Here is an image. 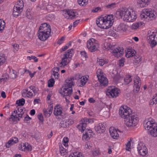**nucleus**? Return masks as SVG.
I'll return each mask as SVG.
<instances>
[{
    "instance_id": "nucleus-2",
    "label": "nucleus",
    "mask_w": 157,
    "mask_h": 157,
    "mask_svg": "<svg viewBox=\"0 0 157 157\" xmlns=\"http://www.w3.org/2000/svg\"><path fill=\"white\" fill-rule=\"evenodd\" d=\"M118 15L124 20L127 22L134 21L136 18V16L134 11L132 9H128L126 11H118L116 12Z\"/></svg>"
},
{
    "instance_id": "nucleus-30",
    "label": "nucleus",
    "mask_w": 157,
    "mask_h": 157,
    "mask_svg": "<svg viewBox=\"0 0 157 157\" xmlns=\"http://www.w3.org/2000/svg\"><path fill=\"white\" fill-rule=\"evenodd\" d=\"M9 70L10 71L9 75L10 77L13 79L15 78L16 77V75L14 72V70L11 69L10 68H9Z\"/></svg>"
},
{
    "instance_id": "nucleus-9",
    "label": "nucleus",
    "mask_w": 157,
    "mask_h": 157,
    "mask_svg": "<svg viewBox=\"0 0 157 157\" xmlns=\"http://www.w3.org/2000/svg\"><path fill=\"white\" fill-rule=\"evenodd\" d=\"M37 91L35 86H31L29 88L25 89L22 93L23 96L25 97V95L27 97H31L33 96V93L35 95L36 94Z\"/></svg>"
},
{
    "instance_id": "nucleus-60",
    "label": "nucleus",
    "mask_w": 157,
    "mask_h": 157,
    "mask_svg": "<svg viewBox=\"0 0 157 157\" xmlns=\"http://www.w3.org/2000/svg\"><path fill=\"white\" fill-rule=\"evenodd\" d=\"M101 8L100 7H97L95 8L92 10V12L93 13H96L98 12V11H101Z\"/></svg>"
},
{
    "instance_id": "nucleus-10",
    "label": "nucleus",
    "mask_w": 157,
    "mask_h": 157,
    "mask_svg": "<svg viewBox=\"0 0 157 157\" xmlns=\"http://www.w3.org/2000/svg\"><path fill=\"white\" fill-rule=\"evenodd\" d=\"M107 17H108V19L105 20L104 24L102 25H103L102 29H107L110 28L113 25V22L114 16L112 14L107 15Z\"/></svg>"
},
{
    "instance_id": "nucleus-54",
    "label": "nucleus",
    "mask_w": 157,
    "mask_h": 157,
    "mask_svg": "<svg viewBox=\"0 0 157 157\" xmlns=\"http://www.w3.org/2000/svg\"><path fill=\"white\" fill-rule=\"evenodd\" d=\"M27 10L26 11V17L29 19H32V17L30 13L29 10Z\"/></svg>"
},
{
    "instance_id": "nucleus-47",
    "label": "nucleus",
    "mask_w": 157,
    "mask_h": 157,
    "mask_svg": "<svg viewBox=\"0 0 157 157\" xmlns=\"http://www.w3.org/2000/svg\"><path fill=\"white\" fill-rule=\"evenodd\" d=\"M96 74L98 78H99V77H101V76H103V72H102V70L100 69L97 70Z\"/></svg>"
},
{
    "instance_id": "nucleus-40",
    "label": "nucleus",
    "mask_w": 157,
    "mask_h": 157,
    "mask_svg": "<svg viewBox=\"0 0 157 157\" xmlns=\"http://www.w3.org/2000/svg\"><path fill=\"white\" fill-rule=\"evenodd\" d=\"M73 52V49H71L68 50L67 52H66L64 53V54H67V56L69 58H71L72 56V53Z\"/></svg>"
},
{
    "instance_id": "nucleus-37",
    "label": "nucleus",
    "mask_w": 157,
    "mask_h": 157,
    "mask_svg": "<svg viewBox=\"0 0 157 157\" xmlns=\"http://www.w3.org/2000/svg\"><path fill=\"white\" fill-rule=\"evenodd\" d=\"M78 4L81 6H86L88 2V0H78Z\"/></svg>"
},
{
    "instance_id": "nucleus-5",
    "label": "nucleus",
    "mask_w": 157,
    "mask_h": 157,
    "mask_svg": "<svg viewBox=\"0 0 157 157\" xmlns=\"http://www.w3.org/2000/svg\"><path fill=\"white\" fill-rule=\"evenodd\" d=\"M73 84L72 83H70V85L68 84H65L63 86L62 89L59 91V93L63 96H69L71 95L73 92L72 86Z\"/></svg>"
},
{
    "instance_id": "nucleus-20",
    "label": "nucleus",
    "mask_w": 157,
    "mask_h": 157,
    "mask_svg": "<svg viewBox=\"0 0 157 157\" xmlns=\"http://www.w3.org/2000/svg\"><path fill=\"white\" fill-rule=\"evenodd\" d=\"M151 0H137V5L141 8L146 7L148 5Z\"/></svg>"
},
{
    "instance_id": "nucleus-35",
    "label": "nucleus",
    "mask_w": 157,
    "mask_h": 157,
    "mask_svg": "<svg viewBox=\"0 0 157 157\" xmlns=\"http://www.w3.org/2000/svg\"><path fill=\"white\" fill-rule=\"evenodd\" d=\"M139 154L141 155L145 156L147 153V148L145 147V148L142 149L138 151Z\"/></svg>"
},
{
    "instance_id": "nucleus-53",
    "label": "nucleus",
    "mask_w": 157,
    "mask_h": 157,
    "mask_svg": "<svg viewBox=\"0 0 157 157\" xmlns=\"http://www.w3.org/2000/svg\"><path fill=\"white\" fill-rule=\"evenodd\" d=\"M12 45L14 49L13 50V52H15V50L16 51H17L19 49V45L17 44H12Z\"/></svg>"
},
{
    "instance_id": "nucleus-15",
    "label": "nucleus",
    "mask_w": 157,
    "mask_h": 157,
    "mask_svg": "<svg viewBox=\"0 0 157 157\" xmlns=\"http://www.w3.org/2000/svg\"><path fill=\"white\" fill-rule=\"evenodd\" d=\"M105 123H100L95 126L94 128L96 132L99 133H103L105 129Z\"/></svg>"
},
{
    "instance_id": "nucleus-45",
    "label": "nucleus",
    "mask_w": 157,
    "mask_h": 157,
    "mask_svg": "<svg viewBox=\"0 0 157 157\" xmlns=\"http://www.w3.org/2000/svg\"><path fill=\"white\" fill-rule=\"evenodd\" d=\"M116 4L115 3H113L111 4H109L106 6V7L108 9H113L116 7Z\"/></svg>"
},
{
    "instance_id": "nucleus-23",
    "label": "nucleus",
    "mask_w": 157,
    "mask_h": 157,
    "mask_svg": "<svg viewBox=\"0 0 157 157\" xmlns=\"http://www.w3.org/2000/svg\"><path fill=\"white\" fill-rule=\"evenodd\" d=\"M60 105H56L54 107V113L55 116L61 115L62 113V110L60 109Z\"/></svg>"
},
{
    "instance_id": "nucleus-6",
    "label": "nucleus",
    "mask_w": 157,
    "mask_h": 157,
    "mask_svg": "<svg viewBox=\"0 0 157 157\" xmlns=\"http://www.w3.org/2000/svg\"><path fill=\"white\" fill-rule=\"evenodd\" d=\"M23 6L24 4L22 1H19L17 2V3L13 7V15L14 17H17L20 15L22 11Z\"/></svg>"
},
{
    "instance_id": "nucleus-55",
    "label": "nucleus",
    "mask_w": 157,
    "mask_h": 157,
    "mask_svg": "<svg viewBox=\"0 0 157 157\" xmlns=\"http://www.w3.org/2000/svg\"><path fill=\"white\" fill-rule=\"evenodd\" d=\"M27 59L29 60H31L32 59H34V62H36L38 61V59L35 56H28Z\"/></svg>"
},
{
    "instance_id": "nucleus-21",
    "label": "nucleus",
    "mask_w": 157,
    "mask_h": 157,
    "mask_svg": "<svg viewBox=\"0 0 157 157\" xmlns=\"http://www.w3.org/2000/svg\"><path fill=\"white\" fill-rule=\"evenodd\" d=\"M66 13L71 19H75L78 17V13L75 12L73 10H66Z\"/></svg>"
},
{
    "instance_id": "nucleus-50",
    "label": "nucleus",
    "mask_w": 157,
    "mask_h": 157,
    "mask_svg": "<svg viewBox=\"0 0 157 157\" xmlns=\"http://www.w3.org/2000/svg\"><path fill=\"white\" fill-rule=\"evenodd\" d=\"M60 124L61 126L63 128H66L68 127V125L67 124V121H62L61 122Z\"/></svg>"
},
{
    "instance_id": "nucleus-38",
    "label": "nucleus",
    "mask_w": 157,
    "mask_h": 157,
    "mask_svg": "<svg viewBox=\"0 0 157 157\" xmlns=\"http://www.w3.org/2000/svg\"><path fill=\"white\" fill-rule=\"evenodd\" d=\"M131 77V76L129 75L126 76L124 79L125 84H127L132 81V79Z\"/></svg>"
},
{
    "instance_id": "nucleus-48",
    "label": "nucleus",
    "mask_w": 157,
    "mask_h": 157,
    "mask_svg": "<svg viewBox=\"0 0 157 157\" xmlns=\"http://www.w3.org/2000/svg\"><path fill=\"white\" fill-rule=\"evenodd\" d=\"M17 110L18 112L20 113L18 114V117H21L22 115L24 114L23 109L21 107L18 108Z\"/></svg>"
},
{
    "instance_id": "nucleus-43",
    "label": "nucleus",
    "mask_w": 157,
    "mask_h": 157,
    "mask_svg": "<svg viewBox=\"0 0 157 157\" xmlns=\"http://www.w3.org/2000/svg\"><path fill=\"white\" fill-rule=\"evenodd\" d=\"M98 64L101 66H103L105 64L107 63V62L104 59H98L97 60Z\"/></svg>"
},
{
    "instance_id": "nucleus-56",
    "label": "nucleus",
    "mask_w": 157,
    "mask_h": 157,
    "mask_svg": "<svg viewBox=\"0 0 157 157\" xmlns=\"http://www.w3.org/2000/svg\"><path fill=\"white\" fill-rule=\"evenodd\" d=\"M135 59V62L136 63H139L141 61V58L139 57L136 56L135 55L133 56Z\"/></svg>"
},
{
    "instance_id": "nucleus-59",
    "label": "nucleus",
    "mask_w": 157,
    "mask_h": 157,
    "mask_svg": "<svg viewBox=\"0 0 157 157\" xmlns=\"http://www.w3.org/2000/svg\"><path fill=\"white\" fill-rule=\"evenodd\" d=\"M121 77L118 75H115L113 77L114 80L116 81H118L120 78Z\"/></svg>"
},
{
    "instance_id": "nucleus-41",
    "label": "nucleus",
    "mask_w": 157,
    "mask_h": 157,
    "mask_svg": "<svg viewBox=\"0 0 157 157\" xmlns=\"http://www.w3.org/2000/svg\"><path fill=\"white\" fill-rule=\"evenodd\" d=\"M145 147H146L145 146L144 144L143 143L140 142L138 144L137 148L138 151H139L142 149H143L145 148Z\"/></svg>"
},
{
    "instance_id": "nucleus-32",
    "label": "nucleus",
    "mask_w": 157,
    "mask_h": 157,
    "mask_svg": "<svg viewBox=\"0 0 157 157\" xmlns=\"http://www.w3.org/2000/svg\"><path fill=\"white\" fill-rule=\"evenodd\" d=\"M59 152L61 155L62 156L65 155L67 153V150L62 146L59 147Z\"/></svg>"
},
{
    "instance_id": "nucleus-52",
    "label": "nucleus",
    "mask_w": 157,
    "mask_h": 157,
    "mask_svg": "<svg viewBox=\"0 0 157 157\" xmlns=\"http://www.w3.org/2000/svg\"><path fill=\"white\" fill-rule=\"evenodd\" d=\"M119 62L120 66L121 67H123L124 66V59L123 58H121L119 60Z\"/></svg>"
},
{
    "instance_id": "nucleus-24",
    "label": "nucleus",
    "mask_w": 157,
    "mask_h": 157,
    "mask_svg": "<svg viewBox=\"0 0 157 157\" xmlns=\"http://www.w3.org/2000/svg\"><path fill=\"white\" fill-rule=\"evenodd\" d=\"M117 131L120 132H122V131L118 129L117 130H116L115 129L113 130V131H111L110 130H109L111 136L114 139H117L119 136V134L117 132Z\"/></svg>"
},
{
    "instance_id": "nucleus-27",
    "label": "nucleus",
    "mask_w": 157,
    "mask_h": 157,
    "mask_svg": "<svg viewBox=\"0 0 157 157\" xmlns=\"http://www.w3.org/2000/svg\"><path fill=\"white\" fill-rule=\"evenodd\" d=\"M7 57L5 55L2 54L0 55V66L2 65L6 62Z\"/></svg>"
},
{
    "instance_id": "nucleus-44",
    "label": "nucleus",
    "mask_w": 157,
    "mask_h": 157,
    "mask_svg": "<svg viewBox=\"0 0 157 157\" xmlns=\"http://www.w3.org/2000/svg\"><path fill=\"white\" fill-rule=\"evenodd\" d=\"M90 137V136H89V135L88 132H86V131L85 134H83L82 139L83 140H87L89 139Z\"/></svg>"
},
{
    "instance_id": "nucleus-7",
    "label": "nucleus",
    "mask_w": 157,
    "mask_h": 157,
    "mask_svg": "<svg viewBox=\"0 0 157 157\" xmlns=\"http://www.w3.org/2000/svg\"><path fill=\"white\" fill-rule=\"evenodd\" d=\"M97 41L94 39L92 38L89 40L87 42V47L91 52H94L97 50L98 45Z\"/></svg>"
},
{
    "instance_id": "nucleus-4",
    "label": "nucleus",
    "mask_w": 157,
    "mask_h": 157,
    "mask_svg": "<svg viewBox=\"0 0 157 157\" xmlns=\"http://www.w3.org/2000/svg\"><path fill=\"white\" fill-rule=\"evenodd\" d=\"M156 13L153 10H150L149 9H144L142 11L140 15V17L142 19L149 18L152 20L156 17Z\"/></svg>"
},
{
    "instance_id": "nucleus-13",
    "label": "nucleus",
    "mask_w": 157,
    "mask_h": 157,
    "mask_svg": "<svg viewBox=\"0 0 157 157\" xmlns=\"http://www.w3.org/2000/svg\"><path fill=\"white\" fill-rule=\"evenodd\" d=\"M135 87L133 91L136 93L138 92L140 90L141 84V81L140 78L138 76H136V77L135 79L134 80Z\"/></svg>"
},
{
    "instance_id": "nucleus-3",
    "label": "nucleus",
    "mask_w": 157,
    "mask_h": 157,
    "mask_svg": "<svg viewBox=\"0 0 157 157\" xmlns=\"http://www.w3.org/2000/svg\"><path fill=\"white\" fill-rule=\"evenodd\" d=\"M105 46V48L108 50H111V52H112L114 55L116 57H121L123 54V49L120 47H117L116 45H112L109 43H107Z\"/></svg>"
},
{
    "instance_id": "nucleus-39",
    "label": "nucleus",
    "mask_w": 157,
    "mask_h": 157,
    "mask_svg": "<svg viewBox=\"0 0 157 157\" xmlns=\"http://www.w3.org/2000/svg\"><path fill=\"white\" fill-rule=\"evenodd\" d=\"M5 22L3 20L0 19V31L3 30L5 27Z\"/></svg>"
},
{
    "instance_id": "nucleus-22",
    "label": "nucleus",
    "mask_w": 157,
    "mask_h": 157,
    "mask_svg": "<svg viewBox=\"0 0 157 157\" xmlns=\"http://www.w3.org/2000/svg\"><path fill=\"white\" fill-rule=\"evenodd\" d=\"M98 79L101 86H105L107 85L108 84V80L107 78L104 77V75L99 77V78H98Z\"/></svg>"
},
{
    "instance_id": "nucleus-29",
    "label": "nucleus",
    "mask_w": 157,
    "mask_h": 157,
    "mask_svg": "<svg viewBox=\"0 0 157 157\" xmlns=\"http://www.w3.org/2000/svg\"><path fill=\"white\" fill-rule=\"evenodd\" d=\"M15 144V143L13 137L12 138V139L9 140L8 142L6 143L5 146L6 148L9 147Z\"/></svg>"
},
{
    "instance_id": "nucleus-8",
    "label": "nucleus",
    "mask_w": 157,
    "mask_h": 157,
    "mask_svg": "<svg viewBox=\"0 0 157 157\" xmlns=\"http://www.w3.org/2000/svg\"><path fill=\"white\" fill-rule=\"evenodd\" d=\"M156 124L154 120L151 117L146 118L144 122V128L147 130H150L152 128L155 127Z\"/></svg>"
},
{
    "instance_id": "nucleus-42",
    "label": "nucleus",
    "mask_w": 157,
    "mask_h": 157,
    "mask_svg": "<svg viewBox=\"0 0 157 157\" xmlns=\"http://www.w3.org/2000/svg\"><path fill=\"white\" fill-rule=\"evenodd\" d=\"M55 81L53 78H52L48 81V86L49 87H52L53 86L55 83Z\"/></svg>"
},
{
    "instance_id": "nucleus-64",
    "label": "nucleus",
    "mask_w": 157,
    "mask_h": 157,
    "mask_svg": "<svg viewBox=\"0 0 157 157\" xmlns=\"http://www.w3.org/2000/svg\"><path fill=\"white\" fill-rule=\"evenodd\" d=\"M65 37L62 36L60 39L58 40L57 41V43L59 44H61L63 41L64 40Z\"/></svg>"
},
{
    "instance_id": "nucleus-17",
    "label": "nucleus",
    "mask_w": 157,
    "mask_h": 157,
    "mask_svg": "<svg viewBox=\"0 0 157 157\" xmlns=\"http://www.w3.org/2000/svg\"><path fill=\"white\" fill-rule=\"evenodd\" d=\"M119 92L117 88H113L111 89H108L106 92V94L109 96L114 98L116 97L118 95Z\"/></svg>"
},
{
    "instance_id": "nucleus-25",
    "label": "nucleus",
    "mask_w": 157,
    "mask_h": 157,
    "mask_svg": "<svg viewBox=\"0 0 157 157\" xmlns=\"http://www.w3.org/2000/svg\"><path fill=\"white\" fill-rule=\"evenodd\" d=\"M149 133L152 136L154 137L157 136V125H156L155 127H153L149 131Z\"/></svg>"
},
{
    "instance_id": "nucleus-19",
    "label": "nucleus",
    "mask_w": 157,
    "mask_h": 157,
    "mask_svg": "<svg viewBox=\"0 0 157 157\" xmlns=\"http://www.w3.org/2000/svg\"><path fill=\"white\" fill-rule=\"evenodd\" d=\"M38 37L39 39L42 41H44L49 36L50 34L45 32L38 31Z\"/></svg>"
},
{
    "instance_id": "nucleus-63",
    "label": "nucleus",
    "mask_w": 157,
    "mask_h": 157,
    "mask_svg": "<svg viewBox=\"0 0 157 157\" xmlns=\"http://www.w3.org/2000/svg\"><path fill=\"white\" fill-rule=\"evenodd\" d=\"M130 146H131V142L130 141H128V143L126 144V150L127 151H129V149H130Z\"/></svg>"
},
{
    "instance_id": "nucleus-61",
    "label": "nucleus",
    "mask_w": 157,
    "mask_h": 157,
    "mask_svg": "<svg viewBox=\"0 0 157 157\" xmlns=\"http://www.w3.org/2000/svg\"><path fill=\"white\" fill-rule=\"evenodd\" d=\"M53 104H50L49 105V108H48V111L50 113H52V111L53 110Z\"/></svg>"
},
{
    "instance_id": "nucleus-26",
    "label": "nucleus",
    "mask_w": 157,
    "mask_h": 157,
    "mask_svg": "<svg viewBox=\"0 0 157 157\" xmlns=\"http://www.w3.org/2000/svg\"><path fill=\"white\" fill-rule=\"evenodd\" d=\"M128 50V49L127 52L126 53V56L128 58L133 57L135 55V53H136V51H134L133 52L132 50Z\"/></svg>"
},
{
    "instance_id": "nucleus-14",
    "label": "nucleus",
    "mask_w": 157,
    "mask_h": 157,
    "mask_svg": "<svg viewBox=\"0 0 157 157\" xmlns=\"http://www.w3.org/2000/svg\"><path fill=\"white\" fill-rule=\"evenodd\" d=\"M108 17H107V15L104 17H99L96 20V24L98 27L102 28L105 20L108 19Z\"/></svg>"
},
{
    "instance_id": "nucleus-11",
    "label": "nucleus",
    "mask_w": 157,
    "mask_h": 157,
    "mask_svg": "<svg viewBox=\"0 0 157 157\" xmlns=\"http://www.w3.org/2000/svg\"><path fill=\"white\" fill-rule=\"evenodd\" d=\"M156 33L152 32L151 34L149 35L147 37V39L148 40H150L149 42L151 44V47H152L155 46L157 44L156 40H155Z\"/></svg>"
},
{
    "instance_id": "nucleus-57",
    "label": "nucleus",
    "mask_w": 157,
    "mask_h": 157,
    "mask_svg": "<svg viewBox=\"0 0 157 157\" xmlns=\"http://www.w3.org/2000/svg\"><path fill=\"white\" fill-rule=\"evenodd\" d=\"M37 117L40 121L42 123L44 121V118L41 113L40 114V115H38Z\"/></svg>"
},
{
    "instance_id": "nucleus-58",
    "label": "nucleus",
    "mask_w": 157,
    "mask_h": 157,
    "mask_svg": "<svg viewBox=\"0 0 157 157\" xmlns=\"http://www.w3.org/2000/svg\"><path fill=\"white\" fill-rule=\"evenodd\" d=\"M77 128L82 132H83L84 131L83 128L82 126V125L81 124H79L77 126Z\"/></svg>"
},
{
    "instance_id": "nucleus-36",
    "label": "nucleus",
    "mask_w": 157,
    "mask_h": 157,
    "mask_svg": "<svg viewBox=\"0 0 157 157\" xmlns=\"http://www.w3.org/2000/svg\"><path fill=\"white\" fill-rule=\"evenodd\" d=\"M86 82V81L82 80L81 78L79 79L77 81V84L78 86L80 87L84 85Z\"/></svg>"
},
{
    "instance_id": "nucleus-51",
    "label": "nucleus",
    "mask_w": 157,
    "mask_h": 157,
    "mask_svg": "<svg viewBox=\"0 0 157 157\" xmlns=\"http://www.w3.org/2000/svg\"><path fill=\"white\" fill-rule=\"evenodd\" d=\"M69 141V139L67 137H64L63 140V144L66 147L67 146V143Z\"/></svg>"
},
{
    "instance_id": "nucleus-46",
    "label": "nucleus",
    "mask_w": 157,
    "mask_h": 157,
    "mask_svg": "<svg viewBox=\"0 0 157 157\" xmlns=\"http://www.w3.org/2000/svg\"><path fill=\"white\" fill-rule=\"evenodd\" d=\"M74 80V77H71L70 78L67 79L66 80V84H68L70 85V83H72L73 84V86H74V83L73 80Z\"/></svg>"
},
{
    "instance_id": "nucleus-33",
    "label": "nucleus",
    "mask_w": 157,
    "mask_h": 157,
    "mask_svg": "<svg viewBox=\"0 0 157 157\" xmlns=\"http://www.w3.org/2000/svg\"><path fill=\"white\" fill-rule=\"evenodd\" d=\"M69 157H84V156L82 153L76 152L73 153L72 154H71Z\"/></svg>"
},
{
    "instance_id": "nucleus-12",
    "label": "nucleus",
    "mask_w": 157,
    "mask_h": 157,
    "mask_svg": "<svg viewBox=\"0 0 157 157\" xmlns=\"http://www.w3.org/2000/svg\"><path fill=\"white\" fill-rule=\"evenodd\" d=\"M38 31L50 34L51 31L50 26L47 23H43L40 26Z\"/></svg>"
},
{
    "instance_id": "nucleus-1",
    "label": "nucleus",
    "mask_w": 157,
    "mask_h": 157,
    "mask_svg": "<svg viewBox=\"0 0 157 157\" xmlns=\"http://www.w3.org/2000/svg\"><path fill=\"white\" fill-rule=\"evenodd\" d=\"M131 110L126 106H121L119 109V113L120 116L125 119V124L128 127L135 126L138 123L139 118L137 115L131 113Z\"/></svg>"
},
{
    "instance_id": "nucleus-28",
    "label": "nucleus",
    "mask_w": 157,
    "mask_h": 157,
    "mask_svg": "<svg viewBox=\"0 0 157 157\" xmlns=\"http://www.w3.org/2000/svg\"><path fill=\"white\" fill-rule=\"evenodd\" d=\"M118 30L119 31H125L126 30V25L123 23H121L117 27Z\"/></svg>"
},
{
    "instance_id": "nucleus-49",
    "label": "nucleus",
    "mask_w": 157,
    "mask_h": 157,
    "mask_svg": "<svg viewBox=\"0 0 157 157\" xmlns=\"http://www.w3.org/2000/svg\"><path fill=\"white\" fill-rule=\"evenodd\" d=\"M93 154L94 156H96L100 154V152L99 149L95 148L93 151Z\"/></svg>"
},
{
    "instance_id": "nucleus-34",
    "label": "nucleus",
    "mask_w": 157,
    "mask_h": 157,
    "mask_svg": "<svg viewBox=\"0 0 157 157\" xmlns=\"http://www.w3.org/2000/svg\"><path fill=\"white\" fill-rule=\"evenodd\" d=\"M25 102V100L23 98H22L18 100H17L16 101V104L18 105V106H23Z\"/></svg>"
},
{
    "instance_id": "nucleus-16",
    "label": "nucleus",
    "mask_w": 157,
    "mask_h": 157,
    "mask_svg": "<svg viewBox=\"0 0 157 157\" xmlns=\"http://www.w3.org/2000/svg\"><path fill=\"white\" fill-rule=\"evenodd\" d=\"M64 57L62 58V62L59 64L60 67H64L69 63L71 58H69L67 56V54H64Z\"/></svg>"
},
{
    "instance_id": "nucleus-31",
    "label": "nucleus",
    "mask_w": 157,
    "mask_h": 157,
    "mask_svg": "<svg viewBox=\"0 0 157 157\" xmlns=\"http://www.w3.org/2000/svg\"><path fill=\"white\" fill-rule=\"evenodd\" d=\"M142 22H138L133 24L132 26V29H135L138 28V27L142 25L143 24Z\"/></svg>"
},
{
    "instance_id": "nucleus-62",
    "label": "nucleus",
    "mask_w": 157,
    "mask_h": 157,
    "mask_svg": "<svg viewBox=\"0 0 157 157\" xmlns=\"http://www.w3.org/2000/svg\"><path fill=\"white\" fill-rule=\"evenodd\" d=\"M80 54L81 56L83 57H85L86 58L87 57V54L85 51L81 52Z\"/></svg>"
},
{
    "instance_id": "nucleus-18",
    "label": "nucleus",
    "mask_w": 157,
    "mask_h": 157,
    "mask_svg": "<svg viewBox=\"0 0 157 157\" xmlns=\"http://www.w3.org/2000/svg\"><path fill=\"white\" fill-rule=\"evenodd\" d=\"M19 148L20 150L24 151H31L32 149L31 146L28 143L21 144V145L19 146Z\"/></svg>"
}]
</instances>
